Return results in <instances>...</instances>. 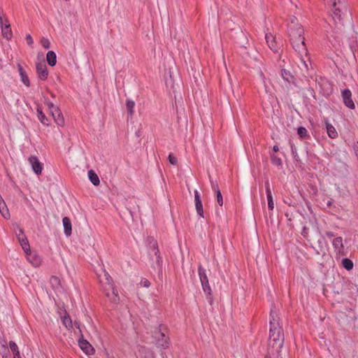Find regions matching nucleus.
I'll return each instance as SVG.
<instances>
[{
    "label": "nucleus",
    "mask_w": 358,
    "mask_h": 358,
    "mask_svg": "<svg viewBox=\"0 0 358 358\" xmlns=\"http://www.w3.org/2000/svg\"><path fill=\"white\" fill-rule=\"evenodd\" d=\"M287 31L293 48L303 60V57L308 55V48L305 43V31L296 17L292 16L289 18Z\"/></svg>",
    "instance_id": "f257e3e1"
},
{
    "label": "nucleus",
    "mask_w": 358,
    "mask_h": 358,
    "mask_svg": "<svg viewBox=\"0 0 358 358\" xmlns=\"http://www.w3.org/2000/svg\"><path fill=\"white\" fill-rule=\"evenodd\" d=\"M270 317L268 345L273 350L278 352L283 345L284 336L279 324L278 314L273 308L271 309Z\"/></svg>",
    "instance_id": "f03ea898"
},
{
    "label": "nucleus",
    "mask_w": 358,
    "mask_h": 358,
    "mask_svg": "<svg viewBox=\"0 0 358 358\" xmlns=\"http://www.w3.org/2000/svg\"><path fill=\"white\" fill-rule=\"evenodd\" d=\"M100 283L103 287L106 295L114 303L119 301V296L117 289L114 287L113 281L109 273L102 270L99 275Z\"/></svg>",
    "instance_id": "7ed1b4c3"
},
{
    "label": "nucleus",
    "mask_w": 358,
    "mask_h": 358,
    "mask_svg": "<svg viewBox=\"0 0 358 358\" xmlns=\"http://www.w3.org/2000/svg\"><path fill=\"white\" fill-rule=\"evenodd\" d=\"M154 338L157 348L167 349L171 345L170 338L168 334V329L164 325L154 332Z\"/></svg>",
    "instance_id": "20e7f679"
},
{
    "label": "nucleus",
    "mask_w": 358,
    "mask_h": 358,
    "mask_svg": "<svg viewBox=\"0 0 358 358\" xmlns=\"http://www.w3.org/2000/svg\"><path fill=\"white\" fill-rule=\"evenodd\" d=\"M45 103L48 106L55 123L59 126H63L64 124V119L59 108L48 100H45Z\"/></svg>",
    "instance_id": "39448f33"
},
{
    "label": "nucleus",
    "mask_w": 358,
    "mask_h": 358,
    "mask_svg": "<svg viewBox=\"0 0 358 358\" xmlns=\"http://www.w3.org/2000/svg\"><path fill=\"white\" fill-rule=\"evenodd\" d=\"M0 25L1 27V33L4 38L9 40L13 36L12 30L10 29V23L7 20H3V17L0 14Z\"/></svg>",
    "instance_id": "423d86ee"
},
{
    "label": "nucleus",
    "mask_w": 358,
    "mask_h": 358,
    "mask_svg": "<svg viewBox=\"0 0 358 358\" xmlns=\"http://www.w3.org/2000/svg\"><path fill=\"white\" fill-rule=\"evenodd\" d=\"M28 161L34 172L37 175H40L43 171V164L39 162L38 157L34 155L30 156Z\"/></svg>",
    "instance_id": "0eeeda50"
},
{
    "label": "nucleus",
    "mask_w": 358,
    "mask_h": 358,
    "mask_svg": "<svg viewBox=\"0 0 358 358\" xmlns=\"http://www.w3.org/2000/svg\"><path fill=\"white\" fill-rule=\"evenodd\" d=\"M332 245L334 249V252L336 253L337 255L339 256H344V245L343 243V238L342 237H336L333 239L332 241Z\"/></svg>",
    "instance_id": "6e6552de"
},
{
    "label": "nucleus",
    "mask_w": 358,
    "mask_h": 358,
    "mask_svg": "<svg viewBox=\"0 0 358 358\" xmlns=\"http://www.w3.org/2000/svg\"><path fill=\"white\" fill-rule=\"evenodd\" d=\"M27 261L34 267H38L41 265L42 259L41 257L35 252L25 253Z\"/></svg>",
    "instance_id": "1a4fd4ad"
},
{
    "label": "nucleus",
    "mask_w": 358,
    "mask_h": 358,
    "mask_svg": "<svg viewBox=\"0 0 358 358\" xmlns=\"http://www.w3.org/2000/svg\"><path fill=\"white\" fill-rule=\"evenodd\" d=\"M342 96L344 104L350 109L355 108V103L352 99L351 91L348 89L344 90L342 92Z\"/></svg>",
    "instance_id": "9d476101"
},
{
    "label": "nucleus",
    "mask_w": 358,
    "mask_h": 358,
    "mask_svg": "<svg viewBox=\"0 0 358 358\" xmlns=\"http://www.w3.org/2000/svg\"><path fill=\"white\" fill-rule=\"evenodd\" d=\"M36 72L41 80H45L48 78V72L44 62H40L36 64Z\"/></svg>",
    "instance_id": "9b49d317"
},
{
    "label": "nucleus",
    "mask_w": 358,
    "mask_h": 358,
    "mask_svg": "<svg viewBox=\"0 0 358 358\" xmlns=\"http://www.w3.org/2000/svg\"><path fill=\"white\" fill-rule=\"evenodd\" d=\"M194 203H195V207L197 214L201 217H203V205L202 201L200 198L199 192L197 190H194Z\"/></svg>",
    "instance_id": "f8f14e48"
},
{
    "label": "nucleus",
    "mask_w": 358,
    "mask_h": 358,
    "mask_svg": "<svg viewBox=\"0 0 358 358\" xmlns=\"http://www.w3.org/2000/svg\"><path fill=\"white\" fill-rule=\"evenodd\" d=\"M136 356L142 358H155L153 352L144 346L138 347Z\"/></svg>",
    "instance_id": "ddd939ff"
},
{
    "label": "nucleus",
    "mask_w": 358,
    "mask_h": 358,
    "mask_svg": "<svg viewBox=\"0 0 358 358\" xmlns=\"http://www.w3.org/2000/svg\"><path fill=\"white\" fill-rule=\"evenodd\" d=\"M265 38L270 49L273 52H277L279 46L273 35L267 33L265 35Z\"/></svg>",
    "instance_id": "4468645a"
},
{
    "label": "nucleus",
    "mask_w": 358,
    "mask_h": 358,
    "mask_svg": "<svg viewBox=\"0 0 358 358\" xmlns=\"http://www.w3.org/2000/svg\"><path fill=\"white\" fill-rule=\"evenodd\" d=\"M79 346L81 350L87 355H91L94 352V348L86 340H80Z\"/></svg>",
    "instance_id": "2eb2a0df"
},
{
    "label": "nucleus",
    "mask_w": 358,
    "mask_h": 358,
    "mask_svg": "<svg viewBox=\"0 0 358 358\" xmlns=\"http://www.w3.org/2000/svg\"><path fill=\"white\" fill-rule=\"evenodd\" d=\"M265 188H266V196H267V200H268V207L271 210H272L274 208V202L273 200V196L271 194L270 185L268 181L266 182Z\"/></svg>",
    "instance_id": "dca6fc26"
},
{
    "label": "nucleus",
    "mask_w": 358,
    "mask_h": 358,
    "mask_svg": "<svg viewBox=\"0 0 358 358\" xmlns=\"http://www.w3.org/2000/svg\"><path fill=\"white\" fill-rule=\"evenodd\" d=\"M17 69L20 76L21 81L27 87L30 85L29 79L25 71L22 69L20 64H17Z\"/></svg>",
    "instance_id": "f3484780"
},
{
    "label": "nucleus",
    "mask_w": 358,
    "mask_h": 358,
    "mask_svg": "<svg viewBox=\"0 0 358 358\" xmlns=\"http://www.w3.org/2000/svg\"><path fill=\"white\" fill-rule=\"evenodd\" d=\"M317 243H318V247L317 248H315L316 253L317 255H325L326 250H327V243L324 241V238L319 239L317 241Z\"/></svg>",
    "instance_id": "a211bd4d"
},
{
    "label": "nucleus",
    "mask_w": 358,
    "mask_h": 358,
    "mask_svg": "<svg viewBox=\"0 0 358 358\" xmlns=\"http://www.w3.org/2000/svg\"><path fill=\"white\" fill-rule=\"evenodd\" d=\"M62 223L64 229V234L66 236H69L71 234V222L69 217H64L62 220Z\"/></svg>",
    "instance_id": "6ab92c4d"
},
{
    "label": "nucleus",
    "mask_w": 358,
    "mask_h": 358,
    "mask_svg": "<svg viewBox=\"0 0 358 358\" xmlns=\"http://www.w3.org/2000/svg\"><path fill=\"white\" fill-rule=\"evenodd\" d=\"M19 243L23 249L24 253L29 252V250H31L30 245L29 243V241L27 240V238L26 236H22V237H19Z\"/></svg>",
    "instance_id": "aec40b11"
},
{
    "label": "nucleus",
    "mask_w": 358,
    "mask_h": 358,
    "mask_svg": "<svg viewBox=\"0 0 358 358\" xmlns=\"http://www.w3.org/2000/svg\"><path fill=\"white\" fill-rule=\"evenodd\" d=\"M325 124L328 136L331 138H336L338 136V133L335 127L327 121H326Z\"/></svg>",
    "instance_id": "412c9836"
},
{
    "label": "nucleus",
    "mask_w": 358,
    "mask_h": 358,
    "mask_svg": "<svg viewBox=\"0 0 358 358\" xmlns=\"http://www.w3.org/2000/svg\"><path fill=\"white\" fill-rule=\"evenodd\" d=\"M0 213L4 218L8 219L10 217L8 209L7 208L6 203L1 197L0 198Z\"/></svg>",
    "instance_id": "4be33fe9"
},
{
    "label": "nucleus",
    "mask_w": 358,
    "mask_h": 358,
    "mask_svg": "<svg viewBox=\"0 0 358 358\" xmlns=\"http://www.w3.org/2000/svg\"><path fill=\"white\" fill-rule=\"evenodd\" d=\"M48 63L50 66H54L57 63V56L55 52L49 51L46 55Z\"/></svg>",
    "instance_id": "5701e85b"
},
{
    "label": "nucleus",
    "mask_w": 358,
    "mask_h": 358,
    "mask_svg": "<svg viewBox=\"0 0 358 358\" xmlns=\"http://www.w3.org/2000/svg\"><path fill=\"white\" fill-rule=\"evenodd\" d=\"M212 189L215 192L216 194V197H217V203L222 206V204H223V199H222V194H221V192L220 190L219 189V187L217 186V185L216 184H212Z\"/></svg>",
    "instance_id": "b1692460"
},
{
    "label": "nucleus",
    "mask_w": 358,
    "mask_h": 358,
    "mask_svg": "<svg viewBox=\"0 0 358 358\" xmlns=\"http://www.w3.org/2000/svg\"><path fill=\"white\" fill-rule=\"evenodd\" d=\"M88 176H89L90 180L92 182V183L94 185H99V183H100L99 178L98 176L96 175V173H95L94 172V171H92V170L89 171H88Z\"/></svg>",
    "instance_id": "393cba45"
},
{
    "label": "nucleus",
    "mask_w": 358,
    "mask_h": 358,
    "mask_svg": "<svg viewBox=\"0 0 358 358\" xmlns=\"http://www.w3.org/2000/svg\"><path fill=\"white\" fill-rule=\"evenodd\" d=\"M37 117L42 124L45 125L49 124L48 118L40 108H37Z\"/></svg>",
    "instance_id": "a878e982"
},
{
    "label": "nucleus",
    "mask_w": 358,
    "mask_h": 358,
    "mask_svg": "<svg viewBox=\"0 0 358 358\" xmlns=\"http://www.w3.org/2000/svg\"><path fill=\"white\" fill-rule=\"evenodd\" d=\"M135 102L131 99H127L126 108L128 113L131 116L134 113Z\"/></svg>",
    "instance_id": "bb28decb"
},
{
    "label": "nucleus",
    "mask_w": 358,
    "mask_h": 358,
    "mask_svg": "<svg viewBox=\"0 0 358 358\" xmlns=\"http://www.w3.org/2000/svg\"><path fill=\"white\" fill-rule=\"evenodd\" d=\"M281 76L284 80H287V82H291L292 80V76L291 75L289 71L285 69H282L281 71Z\"/></svg>",
    "instance_id": "cd10ccee"
},
{
    "label": "nucleus",
    "mask_w": 358,
    "mask_h": 358,
    "mask_svg": "<svg viewBox=\"0 0 358 358\" xmlns=\"http://www.w3.org/2000/svg\"><path fill=\"white\" fill-rule=\"evenodd\" d=\"M343 267L347 269L348 271L351 270L353 268V263L349 259H343L342 262Z\"/></svg>",
    "instance_id": "c85d7f7f"
},
{
    "label": "nucleus",
    "mask_w": 358,
    "mask_h": 358,
    "mask_svg": "<svg viewBox=\"0 0 358 358\" xmlns=\"http://www.w3.org/2000/svg\"><path fill=\"white\" fill-rule=\"evenodd\" d=\"M9 347H10V350L13 353V357L15 356V355H19L20 351L18 350V347H17V344L15 342L10 341L9 342Z\"/></svg>",
    "instance_id": "c756f323"
},
{
    "label": "nucleus",
    "mask_w": 358,
    "mask_h": 358,
    "mask_svg": "<svg viewBox=\"0 0 358 358\" xmlns=\"http://www.w3.org/2000/svg\"><path fill=\"white\" fill-rule=\"evenodd\" d=\"M199 275L200 278L201 282H203L206 281H208L207 275L206 274V271L202 268L201 267L199 268Z\"/></svg>",
    "instance_id": "7c9ffc66"
},
{
    "label": "nucleus",
    "mask_w": 358,
    "mask_h": 358,
    "mask_svg": "<svg viewBox=\"0 0 358 358\" xmlns=\"http://www.w3.org/2000/svg\"><path fill=\"white\" fill-rule=\"evenodd\" d=\"M62 322L66 328L72 327V321L69 316L64 315L62 317Z\"/></svg>",
    "instance_id": "2f4dec72"
},
{
    "label": "nucleus",
    "mask_w": 358,
    "mask_h": 358,
    "mask_svg": "<svg viewBox=\"0 0 358 358\" xmlns=\"http://www.w3.org/2000/svg\"><path fill=\"white\" fill-rule=\"evenodd\" d=\"M297 133L301 138H303L307 136L308 131L306 128L301 127L298 129Z\"/></svg>",
    "instance_id": "473e14b6"
},
{
    "label": "nucleus",
    "mask_w": 358,
    "mask_h": 358,
    "mask_svg": "<svg viewBox=\"0 0 358 358\" xmlns=\"http://www.w3.org/2000/svg\"><path fill=\"white\" fill-rule=\"evenodd\" d=\"M41 43L45 49H48L50 47V42L48 38H43L41 41Z\"/></svg>",
    "instance_id": "72a5a7b5"
},
{
    "label": "nucleus",
    "mask_w": 358,
    "mask_h": 358,
    "mask_svg": "<svg viewBox=\"0 0 358 358\" xmlns=\"http://www.w3.org/2000/svg\"><path fill=\"white\" fill-rule=\"evenodd\" d=\"M201 285L205 293L210 294V287L208 281L201 282Z\"/></svg>",
    "instance_id": "f704fd0d"
},
{
    "label": "nucleus",
    "mask_w": 358,
    "mask_h": 358,
    "mask_svg": "<svg viewBox=\"0 0 358 358\" xmlns=\"http://www.w3.org/2000/svg\"><path fill=\"white\" fill-rule=\"evenodd\" d=\"M50 283L53 286H59L60 281H59V279L57 277L52 276L51 278H50Z\"/></svg>",
    "instance_id": "c9c22d12"
},
{
    "label": "nucleus",
    "mask_w": 358,
    "mask_h": 358,
    "mask_svg": "<svg viewBox=\"0 0 358 358\" xmlns=\"http://www.w3.org/2000/svg\"><path fill=\"white\" fill-rule=\"evenodd\" d=\"M169 161L173 165H176L178 162V159L176 157L173 155L172 154H169Z\"/></svg>",
    "instance_id": "e433bc0d"
},
{
    "label": "nucleus",
    "mask_w": 358,
    "mask_h": 358,
    "mask_svg": "<svg viewBox=\"0 0 358 358\" xmlns=\"http://www.w3.org/2000/svg\"><path fill=\"white\" fill-rule=\"evenodd\" d=\"M18 229V233L16 232V236L17 238V240L19 241V237H22V236H25L24 233V230L21 227H17Z\"/></svg>",
    "instance_id": "4c0bfd02"
},
{
    "label": "nucleus",
    "mask_w": 358,
    "mask_h": 358,
    "mask_svg": "<svg viewBox=\"0 0 358 358\" xmlns=\"http://www.w3.org/2000/svg\"><path fill=\"white\" fill-rule=\"evenodd\" d=\"M141 285L145 287H149L150 285V282L147 279H143L141 281Z\"/></svg>",
    "instance_id": "58836bf2"
},
{
    "label": "nucleus",
    "mask_w": 358,
    "mask_h": 358,
    "mask_svg": "<svg viewBox=\"0 0 358 358\" xmlns=\"http://www.w3.org/2000/svg\"><path fill=\"white\" fill-rule=\"evenodd\" d=\"M26 41H27V44L29 45H31L34 43V40H33L32 37L31 36V35H29V34L27 35Z\"/></svg>",
    "instance_id": "ea45409f"
},
{
    "label": "nucleus",
    "mask_w": 358,
    "mask_h": 358,
    "mask_svg": "<svg viewBox=\"0 0 358 358\" xmlns=\"http://www.w3.org/2000/svg\"><path fill=\"white\" fill-rule=\"evenodd\" d=\"M334 16H337L338 17V19L339 20H341V15H340V10L338 9H335L334 11Z\"/></svg>",
    "instance_id": "a19ab883"
},
{
    "label": "nucleus",
    "mask_w": 358,
    "mask_h": 358,
    "mask_svg": "<svg viewBox=\"0 0 358 358\" xmlns=\"http://www.w3.org/2000/svg\"><path fill=\"white\" fill-rule=\"evenodd\" d=\"M274 161V163L276 164H281V159H273Z\"/></svg>",
    "instance_id": "79ce46f5"
},
{
    "label": "nucleus",
    "mask_w": 358,
    "mask_h": 358,
    "mask_svg": "<svg viewBox=\"0 0 358 358\" xmlns=\"http://www.w3.org/2000/svg\"><path fill=\"white\" fill-rule=\"evenodd\" d=\"M326 235H327L328 237H332V236H334V234H333V232H331V231H327V232L326 233Z\"/></svg>",
    "instance_id": "37998d69"
},
{
    "label": "nucleus",
    "mask_w": 358,
    "mask_h": 358,
    "mask_svg": "<svg viewBox=\"0 0 358 358\" xmlns=\"http://www.w3.org/2000/svg\"><path fill=\"white\" fill-rule=\"evenodd\" d=\"M273 150H274L275 152L278 151V146H277V145L273 146Z\"/></svg>",
    "instance_id": "c03bdc74"
},
{
    "label": "nucleus",
    "mask_w": 358,
    "mask_h": 358,
    "mask_svg": "<svg viewBox=\"0 0 358 358\" xmlns=\"http://www.w3.org/2000/svg\"><path fill=\"white\" fill-rule=\"evenodd\" d=\"M14 358H21L20 354H19V355L14 356Z\"/></svg>",
    "instance_id": "a18cd8bd"
},
{
    "label": "nucleus",
    "mask_w": 358,
    "mask_h": 358,
    "mask_svg": "<svg viewBox=\"0 0 358 358\" xmlns=\"http://www.w3.org/2000/svg\"><path fill=\"white\" fill-rule=\"evenodd\" d=\"M265 358H266V357H265Z\"/></svg>",
    "instance_id": "49530a36"
}]
</instances>
